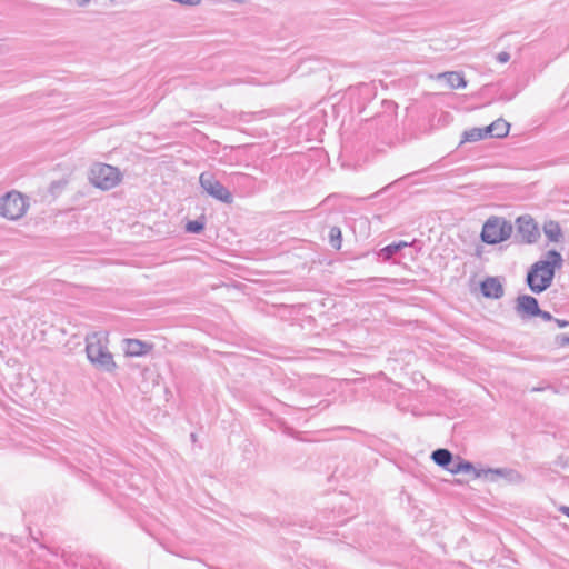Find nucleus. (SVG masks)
<instances>
[{
    "label": "nucleus",
    "mask_w": 569,
    "mask_h": 569,
    "mask_svg": "<svg viewBox=\"0 0 569 569\" xmlns=\"http://www.w3.org/2000/svg\"><path fill=\"white\" fill-rule=\"evenodd\" d=\"M201 0H179L178 3L189 7H196L200 4Z\"/></svg>",
    "instance_id": "25"
},
{
    "label": "nucleus",
    "mask_w": 569,
    "mask_h": 569,
    "mask_svg": "<svg viewBox=\"0 0 569 569\" xmlns=\"http://www.w3.org/2000/svg\"><path fill=\"white\" fill-rule=\"evenodd\" d=\"M513 231L510 221L501 217H490L482 227L481 240L487 244H498L508 240Z\"/></svg>",
    "instance_id": "3"
},
{
    "label": "nucleus",
    "mask_w": 569,
    "mask_h": 569,
    "mask_svg": "<svg viewBox=\"0 0 569 569\" xmlns=\"http://www.w3.org/2000/svg\"><path fill=\"white\" fill-rule=\"evenodd\" d=\"M487 137V132H483V128H472L463 132L461 142H476Z\"/></svg>",
    "instance_id": "18"
},
{
    "label": "nucleus",
    "mask_w": 569,
    "mask_h": 569,
    "mask_svg": "<svg viewBox=\"0 0 569 569\" xmlns=\"http://www.w3.org/2000/svg\"><path fill=\"white\" fill-rule=\"evenodd\" d=\"M201 188L212 198L230 204L233 201L231 192L216 179L211 172H202L199 177Z\"/></svg>",
    "instance_id": "6"
},
{
    "label": "nucleus",
    "mask_w": 569,
    "mask_h": 569,
    "mask_svg": "<svg viewBox=\"0 0 569 569\" xmlns=\"http://www.w3.org/2000/svg\"><path fill=\"white\" fill-rule=\"evenodd\" d=\"M409 243L406 242V241H399V242H393V243H390L386 247H383L382 249H380L379 251V257H381L383 260H389L391 259L396 253H398L401 249L408 247Z\"/></svg>",
    "instance_id": "17"
},
{
    "label": "nucleus",
    "mask_w": 569,
    "mask_h": 569,
    "mask_svg": "<svg viewBox=\"0 0 569 569\" xmlns=\"http://www.w3.org/2000/svg\"><path fill=\"white\" fill-rule=\"evenodd\" d=\"M204 229V221L202 219L190 220L186 224V231L189 233H200Z\"/></svg>",
    "instance_id": "20"
},
{
    "label": "nucleus",
    "mask_w": 569,
    "mask_h": 569,
    "mask_svg": "<svg viewBox=\"0 0 569 569\" xmlns=\"http://www.w3.org/2000/svg\"><path fill=\"white\" fill-rule=\"evenodd\" d=\"M555 342L558 347L562 348L569 346V336L567 335H557L555 338Z\"/></svg>",
    "instance_id": "21"
},
{
    "label": "nucleus",
    "mask_w": 569,
    "mask_h": 569,
    "mask_svg": "<svg viewBox=\"0 0 569 569\" xmlns=\"http://www.w3.org/2000/svg\"><path fill=\"white\" fill-rule=\"evenodd\" d=\"M86 353L90 363L99 371L114 372L117 363L108 349L107 335L101 331L86 336Z\"/></svg>",
    "instance_id": "2"
},
{
    "label": "nucleus",
    "mask_w": 569,
    "mask_h": 569,
    "mask_svg": "<svg viewBox=\"0 0 569 569\" xmlns=\"http://www.w3.org/2000/svg\"><path fill=\"white\" fill-rule=\"evenodd\" d=\"M67 184V181L66 180H57V181H52L51 184H50V191L52 193L56 192V190H61L66 187Z\"/></svg>",
    "instance_id": "22"
},
{
    "label": "nucleus",
    "mask_w": 569,
    "mask_h": 569,
    "mask_svg": "<svg viewBox=\"0 0 569 569\" xmlns=\"http://www.w3.org/2000/svg\"><path fill=\"white\" fill-rule=\"evenodd\" d=\"M563 481L567 486H569V477L563 478Z\"/></svg>",
    "instance_id": "29"
},
{
    "label": "nucleus",
    "mask_w": 569,
    "mask_h": 569,
    "mask_svg": "<svg viewBox=\"0 0 569 569\" xmlns=\"http://www.w3.org/2000/svg\"><path fill=\"white\" fill-rule=\"evenodd\" d=\"M517 234L522 243H535L540 238V231L530 216H521L516 220Z\"/></svg>",
    "instance_id": "7"
},
{
    "label": "nucleus",
    "mask_w": 569,
    "mask_h": 569,
    "mask_svg": "<svg viewBox=\"0 0 569 569\" xmlns=\"http://www.w3.org/2000/svg\"><path fill=\"white\" fill-rule=\"evenodd\" d=\"M431 459L437 466L448 471L452 465L453 455L446 448H439L432 451Z\"/></svg>",
    "instance_id": "14"
},
{
    "label": "nucleus",
    "mask_w": 569,
    "mask_h": 569,
    "mask_svg": "<svg viewBox=\"0 0 569 569\" xmlns=\"http://www.w3.org/2000/svg\"><path fill=\"white\" fill-rule=\"evenodd\" d=\"M124 343V352L129 357L144 356L152 350V345L143 342L138 339H126Z\"/></svg>",
    "instance_id": "11"
},
{
    "label": "nucleus",
    "mask_w": 569,
    "mask_h": 569,
    "mask_svg": "<svg viewBox=\"0 0 569 569\" xmlns=\"http://www.w3.org/2000/svg\"><path fill=\"white\" fill-rule=\"evenodd\" d=\"M543 233L551 242H559L562 238L561 227L557 221L553 220L545 222Z\"/></svg>",
    "instance_id": "16"
},
{
    "label": "nucleus",
    "mask_w": 569,
    "mask_h": 569,
    "mask_svg": "<svg viewBox=\"0 0 569 569\" xmlns=\"http://www.w3.org/2000/svg\"><path fill=\"white\" fill-rule=\"evenodd\" d=\"M439 80H443L449 89H459L467 86L462 73L457 71H447L438 74Z\"/></svg>",
    "instance_id": "12"
},
{
    "label": "nucleus",
    "mask_w": 569,
    "mask_h": 569,
    "mask_svg": "<svg viewBox=\"0 0 569 569\" xmlns=\"http://www.w3.org/2000/svg\"><path fill=\"white\" fill-rule=\"evenodd\" d=\"M329 242L333 249L339 250L341 248L342 234L339 227H331L329 230Z\"/></svg>",
    "instance_id": "19"
},
{
    "label": "nucleus",
    "mask_w": 569,
    "mask_h": 569,
    "mask_svg": "<svg viewBox=\"0 0 569 569\" xmlns=\"http://www.w3.org/2000/svg\"><path fill=\"white\" fill-rule=\"evenodd\" d=\"M552 321H555L559 328H565V327L569 326V321H567V320L553 318Z\"/></svg>",
    "instance_id": "26"
},
{
    "label": "nucleus",
    "mask_w": 569,
    "mask_h": 569,
    "mask_svg": "<svg viewBox=\"0 0 569 569\" xmlns=\"http://www.w3.org/2000/svg\"><path fill=\"white\" fill-rule=\"evenodd\" d=\"M480 291L489 299H500L505 295L501 281L497 277H487L480 283Z\"/></svg>",
    "instance_id": "10"
},
{
    "label": "nucleus",
    "mask_w": 569,
    "mask_h": 569,
    "mask_svg": "<svg viewBox=\"0 0 569 569\" xmlns=\"http://www.w3.org/2000/svg\"><path fill=\"white\" fill-rule=\"evenodd\" d=\"M510 124L503 119H497L491 124L483 128L488 137L503 138L508 134Z\"/></svg>",
    "instance_id": "13"
},
{
    "label": "nucleus",
    "mask_w": 569,
    "mask_h": 569,
    "mask_svg": "<svg viewBox=\"0 0 569 569\" xmlns=\"http://www.w3.org/2000/svg\"><path fill=\"white\" fill-rule=\"evenodd\" d=\"M89 180L96 188L110 190L121 181V172L113 166L97 163L90 169Z\"/></svg>",
    "instance_id": "5"
},
{
    "label": "nucleus",
    "mask_w": 569,
    "mask_h": 569,
    "mask_svg": "<svg viewBox=\"0 0 569 569\" xmlns=\"http://www.w3.org/2000/svg\"><path fill=\"white\" fill-rule=\"evenodd\" d=\"M510 60V54L506 51L499 52L497 54V61L500 63H506Z\"/></svg>",
    "instance_id": "23"
},
{
    "label": "nucleus",
    "mask_w": 569,
    "mask_h": 569,
    "mask_svg": "<svg viewBox=\"0 0 569 569\" xmlns=\"http://www.w3.org/2000/svg\"><path fill=\"white\" fill-rule=\"evenodd\" d=\"M540 390H543L541 387H538V388H533L532 391H540Z\"/></svg>",
    "instance_id": "30"
},
{
    "label": "nucleus",
    "mask_w": 569,
    "mask_h": 569,
    "mask_svg": "<svg viewBox=\"0 0 569 569\" xmlns=\"http://www.w3.org/2000/svg\"><path fill=\"white\" fill-rule=\"evenodd\" d=\"M536 317H540L545 321H552L553 317L550 312L540 309V313H536Z\"/></svg>",
    "instance_id": "24"
},
{
    "label": "nucleus",
    "mask_w": 569,
    "mask_h": 569,
    "mask_svg": "<svg viewBox=\"0 0 569 569\" xmlns=\"http://www.w3.org/2000/svg\"><path fill=\"white\" fill-rule=\"evenodd\" d=\"M450 473L452 475H458L460 472H470V471H473L475 472V476L477 478L483 476V472L482 470H476L473 465L470 462V461H467L465 459H462L461 457H457V459L452 460V465L451 467L449 468L448 470Z\"/></svg>",
    "instance_id": "15"
},
{
    "label": "nucleus",
    "mask_w": 569,
    "mask_h": 569,
    "mask_svg": "<svg viewBox=\"0 0 569 569\" xmlns=\"http://www.w3.org/2000/svg\"><path fill=\"white\" fill-rule=\"evenodd\" d=\"M91 0H76L79 7H86Z\"/></svg>",
    "instance_id": "27"
},
{
    "label": "nucleus",
    "mask_w": 569,
    "mask_h": 569,
    "mask_svg": "<svg viewBox=\"0 0 569 569\" xmlns=\"http://www.w3.org/2000/svg\"><path fill=\"white\" fill-rule=\"evenodd\" d=\"M516 313L521 318H533L536 313H540L538 300L530 295H520L516 300Z\"/></svg>",
    "instance_id": "8"
},
{
    "label": "nucleus",
    "mask_w": 569,
    "mask_h": 569,
    "mask_svg": "<svg viewBox=\"0 0 569 569\" xmlns=\"http://www.w3.org/2000/svg\"><path fill=\"white\" fill-rule=\"evenodd\" d=\"M29 208V198L17 190L0 197V216L8 220L22 218Z\"/></svg>",
    "instance_id": "4"
},
{
    "label": "nucleus",
    "mask_w": 569,
    "mask_h": 569,
    "mask_svg": "<svg viewBox=\"0 0 569 569\" xmlns=\"http://www.w3.org/2000/svg\"><path fill=\"white\" fill-rule=\"evenodd\" d=\"M483 476H491L490 479L495 480L496 477L503 478L508 483L520 485L525 481V477L518 470L512 468H488L482 470Z\"/></svg>",
    "instance_id": "9"
},
{
    "label": "nucleus",
    "mask_w": 569,
    "mask_h": 569,
    "mask_svg": "<svg viewBox=\"0 0 569 569\" xmlns=\"http://www.w3.org/2000/svg\"><path fill=\"white\" fill-rule=\"evenodd\" d=\"M559 510H560L563 515H566L567 517H569V507H567V506H561Z\"/></svg>",
    "instance_id": "28"
},
{
    "label": "nucleus",
    "mask_w": 569,
    "mask_h": 569,
    "mask_svg": "<svg viewBox=\"0 0 569 569\" xmlns=\"http://www.w3.org/2000/svg\"><path fill=\"white\" fill-rule=\"evenodd\" d=\"M563 259L556 250H549L545 260L535 262L527 272L526 283L533 293L547 290L555 278L556 269L562 267Z\"/></svg>",
    "instance_id": "1"
}]
</instances>
